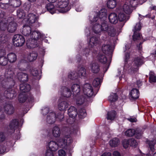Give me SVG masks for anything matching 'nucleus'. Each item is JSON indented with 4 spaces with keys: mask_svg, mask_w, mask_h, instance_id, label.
Here are the masks:
<instances>
[{
    "mask_svg": "<svg viewBox=\"0 0 156 156\" xmlns=\"http://www.w3.org/2000/svg\"><path fill=\"white\" fill-rule=\"evenodd\" d=\"M73 140L69 135L64 136L60 138L58 141V144L54 141L49 142L48 145V149L53 151H55L58 150V147L66 149L72 144Z\"/></svg>",
    "mask_w": 156,
    "mask_h": 156,
    "instance_id": "obj_1",
    "label": "nucleus"
},
{
    "mask_svg": "<svg viewBox=\"0 0 156 156\" xmlns=\"http://www.w3.org/2000/svg\"><path fill=\"white\" fill-rule=\"evenodd\" d=\"M44 35L38 31H34L31 32L30 35V38L28 39L27 41V45L29 48H34L37 45V41L39 38H43Z\"/></svg>",
    "mask_w": 156,
    "mask_h": 156,
    "instance_id": "obj_2",
    "label": "nucleus"
},
{
    "mask_svg": "<svg viewBox=\"0 0 156 156\" xmlns=\"http://www.w3.org/2000/svg\"><path fill=\"white\" fill-rule=\"evenodd\" d=\"M13 19V18L11 17L7 20V21L2 22L0 27L1 29L3 30L7 29L8 31L10 33L14 32L16 29L17 24L14 21H12Z\"/></svg>",
    "mask_w": 156,
    "mask_h": 156,
    "instance_id": "obj_3",
    "label": "nucleus"
},
{
    "mask_svg": "<svg viewBox=\"0 0 156 156\" xmlns=\"http://www.w3.org/2000/svg\"><path fill=\"white\" fill-rule=\"evenodd\" d=\"M136 3L135 0L127 1L123 5L122 11L126 14H130L133 11V7L135 6Z\"/></svg>",
    "mask_w": 156,
    "mask_h": 156,
    "instance_id": "obj_4",
    "label": "nucleus"
},
{
    "mask_svg": "<svg viewBox=\"0 0 156 156\" xmlns=\"http://www.w3.org/2000/svg\"><path fill=\"white\" fill-rule=\"evenodd\" d=\"M68 0H58L56 5L58 10L60 12H65L69 10L70 8L68 6Z\"/></svg>",
    "mask_w": 156,
    "mask_h": 156,
    "instance_id": "obj_5",
    "label": "nucleus"
},
{
    "mask_svg": "<svg viewBox=\"0 0 156 156\" xmlns=\"http://www.w3.org/2000/svg\"><path fill=\"white\" fill-rule=\"evenodd\" d=\"M12 41L13 44L16 47L22 46L25 42V40L23 36L18 34L14 36Z\"/></svg>",
    "mask_w": 156,
    "mask_h": 156,
    "instance_id": "obj_6",
    "label": "nucleus"
},
{
    "mask_svg": "<svg viewBox=\"0 0 156 156\" xmlns=\"http://www.w3.org/2000/svg\"><path fill=\"white\" fill-rule=\"evenodd\" d=\"M83 90L84 94L88 97H90L94 95L92 87L89 83H86L83 85Z\"/></svg>",
    "mask_w": 156,
    "mask_h": 156,
    "instance_id": "obj_7",
    "label": "nucleus"
},
{
    "mask_svg": "<svg viewBox=\"0 0 156 156\" xmlns=\"http://www.w3.org/2000/svg\"><path fill=\"white\" fill-rule=\"evenodd\" d=\"M100 22H98L97 20L93 19L91 21V24L92 25V30L95 34H98L101 31Z\"/></svg>",
    "mask_w": 156,
    "mask_h": 156,
    "instance_id": "obj_8",
    "label": "nucleus"
},
{
    "mask_svg": "<svg viewBox=\"0 0 156 156\" xmlns=\"http://www.w3.org/2000/svg\"><path fill=\"white\" fill-rule=\"evenodd\" d=\"M68 86L62 87L61 89V92L62 94L64 97H69L72 94V92Z\"/></svg>",
    "mask_w": 156,
    "mask_h": 156,
    "instance_id": "obj_9",
    "label": "nucleus"
},
{
    "mask_svg": "<svg viewBox=\"0 0 156 156\" xmlns=\"http://www.w3.org/2000/svg\"><path fill=\"white\" fill-rule=\"evenodd\" d=\"M56 119L55 113L54 112H51L48 114L46 121L49 124H52L55 122Z\"/></svg>",
    "mask_w": 156,
    "mask_h": 156,
    "instance_id": "obj_10",
    "label": "nucleus"
},
{
    "mask_svg": "<svg viewBox=\"0 0 156 156\" xmlns=\"http://www.w3.org/2000/svg\"><path fill=\"white\" fill-rule=\"evenodd\" d=\"M105 11V9L101 10L99 12V17H94L93 19L98 21V22L102 21L103 20H105L106 14V12L104 11Z\"/></svg>",
    "mask_w": 156,
    "mask_h": 156,
    "instance_id": "obj_11",
    "label": "nucleus"
},
{
    "mask_svg": "<svg viewBox=\"0 0 156 156\" xmlns=\"http://www.w3.org/2000/svg\"><path fill=\"white\" fill-rule=\"evenodd\" d=\"M37 16L33 13L28 14L27 17V23L30 25H32L35 23L37 20Z\"/></svg>",
    "mask_w": 156,
    "mask_h": 156,
    "instance_id": "obj_12",
    "label": "nucleus"
},
{
    "mask_svg": "<svg viewBox=\"0 0 156 156\" xmlns=\"http://www.w3.org/2000/svg\"><path fill=\"white\" fill-rule=\"evenodd\" d=\"M68 114L70 117L75 118L77 114L76 109L73 106H71L68 111Z\"/></svg>",
    "mask_w": 156,
    "mask_h": 156,
    "instance_id": "obj_13",
    "label": "nucleus"
},
{
    "mask_svg": "<svg viewBox=\"0 0 156 156\" xmlns=\"http://www.w3.org/2000/svg\"><path fill=\"white\" fill-rule=\"evenodd\" d=\"M18 122L16 119L13 120L10 123L9 127L10 129H9V132H13L15 129L18 127Z\"/></svg>",
    "mask_w": 156,
    "mask_h": 156,
    "instance_id": "obj_14",
    "label": "nucleus"
},
{
    "mask_svg": "<svg viewBox=\"0 0 156 156\" xmlns=\"http://www.w3.org/2000/svg\"><path fill=\"white\" fill-rule=\"evenodd\" d=\"M117 12L119 13L118 18L120 21H126L128 19H127L125 14L122 11L121 8H119L117 9Z\"/></svg>",
    "mask_w": 156,
    "mask_h": 156,
    "instance_id": "obj_15",
    "label": "nucleus"
},
{
    "mask_svg": "<svg viewBox=\"0 0 156 156\" xmlns=\"http://www.w3.org/2000/svg\"><path fill=\"white\" fill-rule=\"evenodd\" d=\"M100 22L101 23V31H106L108 32L111 26H109L107 22L105 20H103L102 21Z\"/></svg>",
    "mask_w": 156,
    "mask_h": 156,
    "instance_id": "obj_16",
    "label": "nucleus"
},
{
    "mask_svg": "<svg viewBox=\"0 0 156 156\" xmlns=\"http://www.w3.org/2000/svg\"><path fill=\"white\" fill-rule=\"evenodd\" d=\"M143 64L142 59L140 58H137L135 59L133 62V71H136L138 67Z\"/></svg>",
    "mask_w": 156,
    "mask_h": 156,
    "instance_id": "obj_17",
    "label": "nucleus"
},
{
    "mask_svg": "<svg viewBox=\"0 0 156 156\" xmlns=\"http://www.w3.org/2000/svg\"><path fill=\"white\" fill-rule=\"evenodd\" d=\"M91 71L94 73H97L100 70V66L96 62H92L90 65Z\"/></svg>",
    "mask_w": 156,
    "mask_h": 156,
    "instance_id": "obj_18",
    "label": "nucleus"
},
{
    "mask_svg": "<svg viewBox=\"0 0 156 156\" xmlns=\"http://www.w3.org/2000/svg\"><path fill=\"white\" fill-rule=\"evenodd\" d=\"M108 19L109 22L113 24L116 23L118 21L117 15L115 13H112L109 16Z\"/></svg>",
    "mask_w": 156,
    "mask_h": 156,
    "instance_id": "obj_19",
    "label": "nucleus"
},
{
    "mask_svg": "<svg viewBox=\"0 0 156 156\" xmlns=\"http://www.w3.org/2000/svg\"><path fill=\"white\" fill-rule=\"evenodd\" d=\"M17 77L19 80L23 82L27 81L28 80V75L22 72L18 73L17 74Z\"/></svg>",
    "mask_w": 156,
    "mask_h": 156,
    "instance_id": "obj_20",
    "label": "nucleus"
},
{
    "mask_svg": "<svg viewBox=\"0 0 156 156\" xmlns=\"http://www.w3.org/2000/svg\"><path fill=\"white\" fill-rule=\"evenodd\" d=\"M69 106L68 103L66 101H60L58 104V108L61 111H65Z\"/></svg>",
    "mask_w": 156,
    "mask_h": 156,
    "instance_id": "obj_21",
    "label": "nucleus"
},
{
    "mask_svg": "<svg viewBox=\"0 0 156 156\" xmlns=\"http://www.w3.org/2000/svg\"><path fill=\"white\" fill-rule=\"evenodd\" d=\"M9 5L14 8L17 7L21 4L20 0H9Z\"/></svg>",
    "mask_w": 156,
    "mask_h": 156,
    "instance_id": "obj_22",
    "label": "nucleus"
},
{
    "mask_svg": "<svg viewBox=\"0 0 156 156\" xmlns=\"http://www.w3.org/2000/svg\"><path fill=\"white\" fill-rule=\"evenodd\" d=\"M52 133L53 136L56 137H59L61 133L60 128L57 126H55L53 128Z\"/></svg>",
    "mask_w": 156,
    "mask_h": 156,
    "instance_id": "obj_23",
    "label": "nucleus"
},
{
    "mask_svg": "<svg viewBox=\"0 0 156 156\" xmlns=\"http://www.w3.org/2000/svg\"><path fill=\"white\" fill-rule=\"evenodd\" d=\"M98 59L100 62L103 64H105L107 62L106 65L108 68L110 63L107 62V58L105 55L99 54L98 56Z\"/></svg>",
    "mask_w": 156,
    "mask_h": 156,
    "instance_id": "obj_24",
    "label": "nucleus"
},
{
    "mask_svg": "<svg viewBox=\"0 0 156 156\" xmlns=\"http://www.w3.org/2000/svg\"><path fill=\"white\" fill-rule=\"evenodd\" d=\"M71 90L74 95H77L80 91V87L79 85L76 84H73L71 87Z\"/></svg>",
    "mask_w": 156,
    "mask_h": 156,
    "instance_id": "obj_25",
    "label": "nucleus"
},
{
    "mask_svg": "<svg viewBox=\"0 0 156 156\" xmlns=\"http://www.w3.org/2000/svg\"><path fill=\"white\" fill-rule=\"evenodd\" d=\"M31 89L30 85L28 84L23 83L20 85V89L23 92H26L29 91Z\"/></svg>",
    "mask_w": 156,
    "mask_h": 156,
    "instance_id": "obj_26",
    "label": "nucleus"
},
{
    "mask_svg": "<svg viewBox=\"0 0 156 156\" xmlns=\"http://www.w3.org/2000/svg\"><path fill=\"white\" fill-rule=\"evenodd\" d=\"M139 93L138 90L136 89H133L130 94L131 98L135 99L138 98L139 97Z\"/></svg>",
    "mask_w": 156,
    "mask_h": 156,
    "instance_id": "obj_27",
    "label": "nucleus"
},
{
    "mask_svg": "<svg viewBox=\"0 0 156 156\" xmlns=\"http://www.w3.org/2000/svg\"><path fill=\"white\" fill-rule=\"evenodd\" d=\"M31 31V27L27 25L23 26L22 31L23 34L25 36H27L30 34Z\"/></svg>",
    "mask_w": 156,
    "mask_h": 156,
    "instance_id": "obj_28",
    "label": "nucleus"
},
{
    "mask_svg": "<svg viewBox=\"0 0 156 156\" xmlns=\"http://www.w3.org/2000/svg\"><path fill=\"white\" fill-rule=\"evenodd\" d=\"M8 60L10 63L15 62L16 60V56L13 53H10L8 54L7 55Z\"/></svg>",
    "mask_w": 156,
    "mask_h": 156,
    "instance_id": "obj_29",
    "label": "nucleus"
},
{
    "mask_svg": "<svg viewBox=\"0 0 156 156\" xmlns=\"http://www.w3.org/2000/svg\"><path fill=\"white\" fill-rule=\"evenodd\" d=\"M45 8L51 14L54 13L55 11L54 5L52 3H49L47 4Z\"/></svg>",
    "mask_w": 156,
    "mask_h": 156,
    "instance_id": "obj_30",
    "label": "nucleus"
},
{
    "mask_svg": "<svg viewBox=\"0 0 156 156\" xmlns=\"http://www.w3.org/2000/svg\"><path fill=\"white\" fill-rule=\"evenodd\" d=\"M4 109L6 112L8 114H11L14 112V108L11 105H6L4 107Z\"/></svg>",
    "mask_w": 156,
    "mask_h": 156,
    "instance_id": "obj_31",
    "label": "nucleus"
},
{
    "mask_svg": "<svg viewBox=\"0 0 156 156\" xmlns=\"http://www.w3.org/2000/svg\"><path fill=\"white\" fill-rule=\"evenodd\" d=\"M111 46L109 44H103L102 47V50L105 54L109 53L111 49Z\"/></svg>",
    "mask_w": 156,
    "mask_h": 156,
    "instance_id": "obj_32",
    "label": "nucleus"
},
{
    "mask_svg": "<svg viewBox=\"0 0 156 156\" xmlns=\"http://www.w3.org/2000/svg\"><path fill=\"white\" fill-rule=\"evenodd\" d=\"M99 38L98 37H96L94 36L90 38V44L91 47L96 46L99 43Z\"/></svg>",
    "mask_w": 156,
    "mask_h": 156,
    "instance_id": "obj_33",
    "label": "nucleus"
},
{
    "mask_svg": "<svg viewBox=\"0 0 156 156\" xmlns=\"http://www.w3.org/2000/svg\"><path fill=\"white\" fill-rule=\"evenodd\" d=\"M109 145L111 147L117 146L119 144V140L118 138H114L111 140L109 142Z\"/></svg>",
    "mask_w": 156,
    "mask_h": 156,
    "instance_id": "obj_34",
    "label": "nucleus"
},
{
    "mask_svg": "<svg viewBox=\"0 0 156 156\" xmlns=\"http://www.w3.org/2000/svg\"><path fill=\"white\" fill-rule=\"evenodd\" d=\"M14 75L13 70L11 68H9L7 69L5 75L8 78H12Z\"/></svg>",
    "mask_w": 156,
    "mask_h": 156,
    "instance_id": "obj_35",
    "label": "nucleus"
},
{
    "mask_svg": "<svg viewBox=\"0 0 156 156\" xmlns=\"http://www.w3.org/2000/svg\"><path fill=\"white\" fill-rule=\"evenodd\" d=\"M116 2L115 0H109L107 2V6L110 9H114L116 6Z\"/></svg>",
    "mask_w": 156,
    "mask_h": 156,
    "instance_id": "obj_36",
    "label": "nucleus"
},
{
    "mask_svg": "<svg viewBox=\"0 0 156 156\" xmlns=\"http://www.w3.org/2000/svg\"><path fill=\"white\" fill-rule=\"evenodd\" d=\"M78 73H78V76H85L86 75L85 69L82 67L78 68Z\"/></svg>",
    "mask_w": 156,
    "mask_h": 156,
    "instance_id": "obj_37",
    "label": "nucleus"
},
{
    "mask_svg": "<svg viewBox=\"0 0 156 156\" xmlns=\"http://www.w3.org/2000/svg\"><path fill=\"white\" fill-rule=\"evenodd\" d=\"M8 63L7 57L4 56H0V65L2 66H6Z\"/></svg>",
    "mask_w": 156,
    "mask_h": 156,
    "instance_id": "obj_38",
    "label": "nucleus"
},
{
    "mask_svg": "<svg viewBox=\"0 0 156 156\" xmlns=\"http://www.w3.org/2000/svg\"><path fill=\"white\" fill-rule=\"evenodd\" d=\"M37 56V54L35 52H33L29 55L27 58L29 60L30 62L33 61L35 60Z\"/></svg>",
    "mask_w": 156,
    "mask_h": 156,
    "instance_id": "obj_39",
    "label": "nucleus"
},
{
    "mask_svg": "<svg viewBox=\"0 0 156 156\" xmlns=\"http://www.w3.org/2000/svg\"><path fill=\"white\" fill-rule=\"evenodd\" d=\"M108 33L109 35L112 37L116 36L118 34L116 29L111 26L108 31Z\"/></svg>",
    "mask_w": 156,
    "mask_h": 156,
    "instance_id": "obj_40",
    "label": "nucleus"
},
{
    "mask_svg": "<svg viewBox=\"0 0 156 156\" xmlns=\"http://www.w3.org/2000/svg\"><path fill=\"white\" fill-rule=\"evenodd\" d=\"M7 97L10 99H12L16 96V92L11 89H10L7 91Z\"/></svg>",
    "mask_w": 156,
    "mask_h": 156,
    "instance_id": "obj_41",
    "label": "nucleus"
},
{
    "mask_svg": "<svg viewBox=\"0 0 156 156\" xmlns=\"http://www.w3.org/2000/svg\"><path fill=\"white\" fill-rule=\"evenodd\" d=\"M116 112L114 111H112L108 112L107 114V119L111 120L114 119L115 117Z\"/></svg>",
    "mask_w": 156,
    "mask_h": 156,
    "instance_id": "obj_42",
    "label": "nucleus"
},
{
    "mask_svg": "<svg viewBox=\"0 0 156 156\" xmlns=\"http://www.w3.org/2000/svg\"><path fill=\"white\" fill-rule=\"evenodd\" d=\"M125 133L126 136H132L135 134V130L134 129H129L125 132Z\"/></svg>",
    "mask_w": 156,
    "mask_h": 156,
    "instance_id": "obj_43",
    "label": "nucleus"
},
{
    "mask_svg": "<svg viewBox=\"0 0 156 156\" xmlns=\"http://www.w3.org/2000/svg\"><path fill=\"white\" fill-rule=\"evenodd\" d=\"M118 98V97L116 93H112L109 96L108 100L111 102H113L115 101Z\"/></svg>",
    "mask_w": 156,
    "mask_h": 156,
    "instance_id": "obj_44",
    "label": "nucleus"
},
{
    "mask_svg": "<svg viewBox=\"0 0 156 156\" xmlns=\"http://www.w3.org/2000/svg\"><path fill=\"white\" fill-rule=\"evenodd\" d=\"M147 142L149 145L151 150L152 152H154L155 151V149L154 146L155 144V141L154 140H153L147 141Z\"/></svg>",
    "mask_w": 156,
    "mask_h": 156,
    "instance_id": "obj_45",
    "label": "nucleus"
},
{
    "mask_svg": "<svg viewBox=\"0 0 156 156\" xmlns=\"http://www.w3.org/2000/svg\"><path fill=\"white\" fill-rule=\"evenodd\" d=\"M87 115L86 111L85 109H81L79 110L78 114V116L81 119H83Z\"/></svg>",
    "mask_w": 156,
    "mask_h": 156,
    "instance_id": "obj_46",
    "label": "nucleus"
},
{
    "mask_svg": "<svg viewBox=\"0 0 156 156\" xmlns=\"http://www.w3.org/2000/svg\"><path fill=\"white\" fill-rule=\"evenodd\" d=\"M68 77L71 80H75L78 78V73L75 71L71 72L69 74Z\"/></svg>",
    "mask_w": 156,
    "mask_h": 156,
    "instance_id": "obj_47",
    "label": "nucleus"
},
{
    "mask_svg": "<svg viewBox=\"0 0 156 156\" xmlns=\"http://www.w3.org/2000/svg\"><path fill=\"white\" fill-rule=\"evenodd\" d=\"M85 101V98L83 96H80L78 97L76 100V104L81 105Z\"/></svg>",
    "mask_w": 156,
    "mask_h": 156,
    "instance_id": "obj_48",
    "label": "nucleus"
},
{
    "mask_svg": "<svg viewBox=\"0 0 156 156\" xmlns=\"http://www.w3.org/2000/svg\"><path fill=\"white\" fill-rule=\"evenodd\" d=\"M5 17V12L1 11L0 12V27H1V24L2 22H5L7 21V20H6Z\"/></svg>",
    "mask_w": 156,
    "mask_h": 156,
    "instance_id": "obj_49",
    "label": "nucleus"
},
{
    "mask_svg": "<svg viewBox=\"0 0 156 156\" xmlns=\"http://www.w3.org/2000/svg\"><path fill=\"white\" fill-rule=\"evenodd\" d=\"M17 15L20 19L23 18L25 15L23 10L21 9H19L17 10Z\"/></svg>",
    "mask_w": 156,
    "mask_h": 156,
    "instance_id": "obj_50",
    "label": "nucleus"
},
{
    "mask_svg": "<svg viewBox=\"0 0 156 156\" xmlns=\"http://www.w3.org/2000/svg\"><path fill=\"white\" fill-rule=\"evenodd\" d=\"M23 61H24L23 60H22L19 62L18 64V66L19 69L20 70L22 71H25L27 70V69L26 68L24 67L25 65L24 63H23Z\"/></svg>",
    "mask_w": 156,
    "mask_h": 156,
    "instance_id": "obj_51",
    "label": "nucleus"
},
{
    "mask_svg": "<svg viewBox=\"0 0 156 156\" xmlns=\"http://www.w3.org/2000/svg\"><path fill=\"white\" fill-rule=\"evenodd\" d=\"M101 81V80L99 78H95L93 80V85L94 86L97 87L99 86L100 84Z\"/></svg>",
    "mask_w": 156,
    "mask_h": 156,
    "instance_id": "obj_52",
    "label": "nucleus"
},
{
    "mask_svg": "<svg viewBox=\"0 0 156 156\" xmlns=\"http://www.w3.org/2000/svg\"><path fill=\"white\" fill-rule=\"evenodd\" d=\"M133 32L134 34L133 36V40L134 41H136L140 40L141 38L140 34L138 32Z\"/></svg>",
    "mask_w": 156,
    "mask_h": 156,
    "instance_id": "obj_53",
    "label": "nucleus"
},
{
    "mask_svg": "<svg viewBox=\"0 0 156 156\" xmlns=\"http://www.w3.org/2000/svg\"><path fill=\"white\" fill-rule=\"evenodd\" d=\"M129 143L130 145L133 147H136L137 145V143L134 139H129Z\"/></svg>",
    "mask_w": 156,
    "mask_h": 156,
    "instance_id": "obj_54",
    "label": "nucleus"
},
{
    "mask_svg": "<svg viewBox=\"0 0 156 156\" xmlns=\"http://www.w3.org/2000/svg\"><path fill=\"white\" fill-rule=\"evenodd\" d=\"M141 28V26L140 23H138L136 24L133 30V32H138Z\"/></svg>",
    "mask_w": 156,
    "mask_h": 156,
    "instance_id": "obj_55",
    "label": "nucleus"
},
{
    "mask_svg": "<svg viewBox=\"0 0 156 156\" xmlns=\"http://www.w3.org/2000/svg\"><path fill=\"white\" fill-rule=\"evenodd\" d=\"M129 139L124 140L122 141V144L123 147L125 148H126L129 145H130V143H129Z\"/></svg>",
    "mask_w": 156,
    "mask_h": 156,
    "instance_id": "obj_56",
    "label": "nucleus"
},
{
    "mask_svg": "<svg viewBox=\"0 0 156 156\" xmlns=\"http://www.w3.org/2000/svg\"><path fill=\"white\" fill-rule=\"evenodd\" d=\"M149 81L151 83H153L156 82V76L153 73L151 74L149 77Z\"/></svg>",
    "mask_w": 156,
    "mask_h": 156,
    "instance_id": "obj_57",
    "label": "nucleus"
},
{
    "mask_svg": "<svg viewBox=\"0 0 156 156\" xmlns=\"http://www.w3.org/2000/svg\"><path fill=\"white\" fill-rule=\"evenodd\" d=\"M143 133V132L140 130H137L135 131L136 137L137 138H140Z\"/></svg>",
    "mask_w": 156,
    "mask_h": 156,
    "instance_id": "obj_58",
    "label": "nucleus"
},
{
    "mask_svg": "<svg viewBox=\"0 0 156 156\" xmlns=\"http://www.w3.org/2000/svg\"><path fill=\"white\" fill-rule=\"evenodd\" d=\"M26 98V96L20 94L19 96V101L20 102L23 103L25 101Z\"/></svg>",
    "mask_w": 156,
    "mask_h": 156,
    "instance_id": "obj_59",
    "label": "nucleus"
},
{
    "mask_svg": "<svg viewBox=\"0 0 156 156\" xmlns=\"http://www.w3.org/2000/svg\"><path fill=\"white\" fill-rule=\"evenodd\" d=\"M49 108L48 107H44L42 109V113L44 115H46L49 112Z\"/></svg>",
    "mask_w": 156,
    "mask_h": 156,
    "instance_id": "obj_60",
    "label": "nucleus"
},
{
    "mask_svg": "<svg viewBox=\"0 0 156 156\" xmlns=\"http://www.w3.org/2000/svg\"><path fill=\"white\" fill-rule=\"evenodd\" d=\"M30 73L34 76H37L38 74V71L36 69H33L30 72Z\"/></svg>",
    "mask_w": 156,
    "mask_h": 156,
    "instance_id": "obj_61",
    "label": "nucleus"
},
{
    "mask_svg": "<svg viewBox=\"0 0 156 156\" xmlns=\"http://www.w3.org/2000/svg\"><path fill=\"white\" fill-rule=\"evenodd\" d=\"M9 5V3H0V7L3 9H6L7 8Z\"/></svg>",
    "mask_w": 156,
    "mask_h": 156,
    "instance_id": "obj_62",
    "label": "nucleus"
},
{
    "mask_svg": "<svg viewBox=\"0 0 156 156\" xmlns=\"http://www.w3.org/2000/svg\"><path fill=\"white\" fill-rule=\"evenodd\" d=\"M53 151H52L48 149L46 151L45 156H54Z\"/></svg>",
    "mask_w": 156,
    "mask_h": 156,
    "instance_id": "obj_63",
    "label": "nucleus"
},
{
    "mask_svg": "<svg viewBox=\"0 0 156 156\" xmlns=\"http://www.w3.org/2000/svg\"><path fill=\"white\" fill-rule=\"evenodd\" d=\"M58 154L60 156H65L66 153L64 150L61 149L58 151Z\"/></svg>",
    "mask_w": 156,
    "mask_h": 156,
    "instance_id": "obj_64",
    "label": "nucleus"
}]
</instances>
